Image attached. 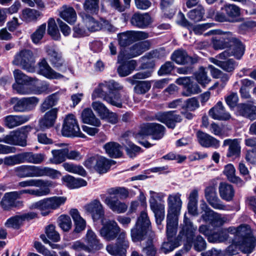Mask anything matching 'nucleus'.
Masks as SVG:
<instances>
[{"mask_svg":"<svg viewBox=\"0 0 256 256\" xmlns=\"http://www.w3.org/2000/svg\"><path fill=\"white\" fill-rule=\"evenodd\" d=\"M209 115L213 119L220 120H227L230 118V114L226 112L221 102H218L209 111Z\"/></svg>","mask_w":256,"mask_h":256,"instance_id":"obj_24","label":"nucleus"},{"mask_svg":"<svg viewBox=\"0 0 256 256\" xmlns=\"http://www.w3.org/2000/svg\"><path fill=\"white\" fill-rule=\"evenodd\" d=\"M39 99L35 96L24 98L20 99L14 98L11 100L16 112H24L32 110L37 105Z\"/></svg>","mask_w":256,"mask_h":256,"instance_id":"obj_11","label":"nucleus"},{"mask_svg":"<svg viewBox=\"0 0 256 256\" xmlns=\"http://www.w3.org/2000/svg\"><path fill=\"white\" fill-rule=\"evenodd\" d=\"M84 210L94 221L104 220V208L100 200L94 199L92 200L84 206Z\"/></svg>","mask_w":256,"mask_h":256,"instance_id":"obj_13","label":"nucleus"},{"mask_svg":"<svg viewBox=\"0 0 256 256\" xmlns=\"http://www.w3.org/2000/svg\"><path fill=\"white\" fill-rule=\"evenodd\" d=\"M13 74L15 83L13 84L12 88L14 90L20 94H29L30 90L26 88V86L30 84H34L37 81L36 78L28 76L19 70H14Z\"/></svg>","mask_w":256,"mask_h":256,"instance_id":"obj_8","label":"nucleus"},{"mask_svg":"<svg viewBox=\"0 0 256 256\" xmlns=\"http://www.w3.org/2000/svg\"><path fill=\"white\" fill-rule=\"evenodd\" d=\"M104 202L110 209L118 214L124 213L128 208V206L116 196H106Z\"/></svg>","mask_w":256,"mask_h":256,"instance_id":"obj_21","label":"nucleus"},{"mask_svg":"<svg viewBox=\"0 0 256 256\" xmlns=\"http://www.w3.org/2000/svg\"><path fill=\"white\" fill-rule=\"evenodd\" d=\"M218 190L220 198L227 202L231 201L234 196V188L226 182L220 183Z\"/></svg>","mask_w":256,"mask_h":256,"instance_id":"obj_34","label":"nucleus"},{"mask_svg":"<svg viewBox=\"0 0 256 256\" xmlns=\"http://www.w3.org/2000/svg\"><path fill=\"white\" fill-rule=\"evenodd\" d=\"M48 187V186H46L43 188L40 189L22 190L16 192L18 193L20 198L21 195L24 194H28L35 196L40 197L47 196L50 194V189Z\"/></svg>","mask_w":256,"mask_h":256,"instance_id":"obj_51","label":"nucleus"},{"mask_svg":"<svg viewBox=\"0 0 256 256\" xmlns=\"http://www.w3.org/2000/svg\"><path fill=\"white\" fill-rule=\"evenodd\" d=\"M30 116L28 115H10L4 118V125L10 128L21 125L30 120Z\"/></svg>","mask_w":256,"mask_h":256,"instance_id":"obj_27","label":"nucleus"},{"mask_svg":"<svg viewBox=\"0 0 256 256\" xmlns=\"http://www.w3.org/2000/svg\"><path fill=\"white\" fill-rule=\"evenodd\" d=\"M84 25L87 28L88 32H95L100 30L102 28V24L96 20L92 16L84 14H82Z\"/></svg>","mask_w":256,"mask_h":256,"instance_id":"obj_41","label":"nucleus"},{"mask_svg":"<svg viewBox=\"0 0 256 256\" xmlns=\"http://www.w3.org/2000/svg\"><path fill=\"white\" fill-rule=\"evenodd\" d=\"M59 92H56L48 96L42 102L40 106V110L44 112L47 110L55 106L59 99L58 96Z\"/></svg>","mask_w":256,"mask_h":256,"instance_id":"obj_58","label":"nucleus"},{"mask_svg":"<svg viewBox=\"0 0 256 256\" xmlns=\"http://www.w3.org/2000/svg\"><path fill=\"white\" fill-rule=\"evenodd\" d=\"M48 33L56 40L60 38V34L58 29L55 20L53 18H50L48 22Z\"/></svg>","mask_w":256,"mask_h":256,"instance_id":"obj_64","label":"nucleus"},{"mask_svg":"<svg viewBox=\"0 0 256 256\" xmlns=\"http://www.w3.org/2000/svg\"><path fill=\"white\" fill-rule=\"evenodd\" d=\"M106 152L112 158H118L122 154V146L118 143L110 142L106 144L104 146Z\"/></svg>","mask_w":256,"mask_h":256,"instance_id":"obj_32","label":"nucleus"},{"mask_svg":"<svg viewBox=\"0 0 256 256\" xmlns=\"http://www.w3.org/2000/svg\"><path fill=\"white\" fill-rule=\"evenodd\" d=\"M156 120L164 124L168 128H174L176 122H180L182 119L180 115L174 114V111L159 113L156 116Z\"/></svg>","mask_w":256,"mask_h":256,"instance_id":"obj_18","label":"nucleus"},{"mask_svg":"<svg viewBox=\"0 0 256 256\" xmlns=\"http://www.w3.org/2000/svg\"><path fill=\"white\" fill-rule=\"evenodd\" d=\"M196 136L199 144L203 147L217 148L220 146V140L202 131L197 132Z\"/></svg>","mask_w":256,"mask_h":256,"instance_id":"obj_22","label":"nucleus"},{"mask_svg":"<svg viewBox=\"0 0 256 256\" xmlns=\"http://www.w3.org/2000/svg\"><path fill=\"white\" fill-rule=\"evenodd\" d=\"M130 22L134 26L145 28L152 23V19L148 13L136 12L132 16Z\"/></svg>","mask_w":256,"mask_h":256,"instance_id":"obj_20","label":"nucleus"},{"mask_svg":"<svg viewBox=\"0 0 256 256\" xmlns=\"http://www.w3.org/2000/svg\"><path fill=\"white\" fill-rule=\"evenodd\" d=\"M107 252L112 256H126V250L118 244H110L106 246Z\"/></svg>","mask_w":256,"mask_h":256,"instance_id":"obj_62","label":"nucleus"},{"mask_svg":"<svg viewBox=\"0 0 256 256\" xmlns=\"http://www.w3.org/2000/svg\"><path fill=\"white\" fill-rule=\"evenodd\" d=\"M38 74L48 79H59L63 77L60 74L53 70L45 59L38 63Z\"/></svg>","mask_w":256,"mask_h":256,"instance_id":"obj_23","label":"nucleus"},{"mask_svg":"<svg viewBox=\"0 0 256 256\" xmlns=\"http://www.w3.org/2000/svg\"><path fill=\"white\" fill-rule=\"evenodd\" d=\"M240 226H243V225ZM244 226L246 228V234H244V235L236 236V240L237 238H242V241L239 245V249L244 253L249 254L253 250L254 248V238L251 236L250 230L248 226Z\"/></svg>","mask_w":256,"mask_h":256,"instance_id":"obj_16","label":"nucleus"},{"mask_svg":"<svg viewBox=\"0 0 256 256\" xmlns=\"http://www.w3.org/2000/svg\"><path fill=\"white\" fill-rule=\"evenodd\" d=\"M85 241L89 249V252L98 251L103 248V244L100 243L96 234L92 230L87 231Z\"/></svg>","mask_w":256,"mask_h":256,"instance_id":"obj_26","label":"nucleus"},{"mask_svg":"<svg viewBox=\"0 0 256 256\" xmlns=\"http://www.w3.org/2000/svg\"><path fill=\"white\" fill-rule=\"evenodd\" d=\"M60 16L68 23H74L76 19L74 10L70 6H63L59 10Z\"/></svg>","mask_w":256,"mask_h":256,"instance_id":"obj_38","label":"nucleus"},{"mask_svg":"<svg viewBox=\"0 0 256 256\" xmlns=\"http://www.w3.org/2000/svg\"><path fill=\"white\" fill-rule=\"evenodd\" d=\"M61 132L66 137L84 138L81 132L76 117L72 114H68L64 119Z\"/></svg>","mask_w":256,"mask_h":256,"instance_id":"obj_6","label":"nucleus"},{"mask_svg":"<svg viewBox=\"0 0 256 256\" xmlns=\"http://www.w3.org/2000/svg\"><path fill=\"white\" fill-rule=\"evenodd\" d=\"M100 0H86L84 3V10L90 14H97L99 10Z\"/></svg>","mask_w":256,"mask_h":256,"instance_id":"obj_63","label":"nucleus"},{"mask_svg":"<svg viewBox=\"0 0 256 256\" xmlns=\"http://www.w3.org/2000/svg\"><path fill=\"white\" fill-rule=\"evenodd\" d=\"M172 60L178 64L193 63L192 58L188 56L186 51L182 50H175L171 56Z\"/></svg>","mask_w":256,"mask_h":256,"instance_id":"obj_39","label":"nucleus"},{"mask_svg":"<svg viewBox=\"0 0 256 256\" xmlns=\"http://www.w3.org/2000/svg\"><path fill=\"white\" fill-rule=\"evenodd\" d=\"M118 42L120 46L126 47L134 42L133 31H126L118 35Z\"/></svg>","mask_w":256,"mask_h":256,"instance_id":"obj_50","label":"nucleus"},{"mask_svg":"<svg viewBox=\"0 0 256 256\" xmlns=\"http://www.w3.org/2000/svg\"><path fill=\"white\" fill-rule=\"evenodd\" d=\"M31 129L30 126H24L15 131L14 145L25 146L26 145L27 134Z\"/></svg>","mask_w":256,"mask_h":256,"instance_id":"obj_36","label":"nucleus"},{"mask_svg":"<svg viewBox=\"0 0 256 256\" xmlns=\"http://www.w3.org/2000/svg\"><path fill=\"white\" fill-rule=\"evenodd\" d=\"M145 228L135 224L130 230V236L132 242H136L142 240L144 238Z\"/></svg>","mask_w":256,"mask_h":256,"instance_id":"obj_57","label":"nucleus"},{"mask_svg":"<svg viewBox=\"0 0 256 256\" xmlns=\"http://www.w3.org/2000/svg\"><path fill=\"white\" fill-rule=\"evenodd\" d=\"M201 219L206 222H209L214 228L222 226L227 221V218L222 214L213 211H209L201 216Z\"/></svg>","mask_w":256,"mask_h":256,"instance_id":"obj_17","label":"nucleus"},{"mask_svg":"<svg viewBox=\"0 0 256 256\" xmlns=\"http://www.w3.org/2000/svg\"><path fill=\"white\" fill-rule=\"evenodd\" d=\"M165 128L158 124L148 123L142 127L139 134L144 136L148 135L152 136L154 140H160L164 135Z\"/></svg>","mask_w":256,"mask_h":256,"instance_id":"obj_12","label":"nucleus"},{"mask_svg":"<svg viewBox=\"0 0 256 256\" xmlns=\"http://www.w3.org/2000/svg\"><path fill=\"white\" fill-rule=\"evenodd\" d=\"M108 96H106L104 98V100L108 104L117 108H121L122 107V104L124 101H128V97L126 95L122 96L120 93L108 94Z\"/></svg>","mask_w":256,"mask_h":256,"instance_id":"obj_30","label":"nucleus"},{"mask_svg":"<svg viewBox=\"0 0 256 256\" xmlns=\"http://www.w3.org/2000/svg\"><path fill=\"white\" fill-rule=\"evenodd\" d=\"M149 48V44L147 42H142L135 44L132 46L126 58H130L138 56L142 54Z\"/></svg>","mask_w":256,"mask_h":256,"instance_id":"obj_37","label":"nucleus"},{"mask_svg":"<svg viewBox=\"0 0 256 256\" xmlns=\"http://www.w3.org/2000/svg\"><path fill=\"white\" fill-rule=\"evenodd\" d=\"M65 184L70 188L74 189L86 186L87 182L80 178H76L72 176L68 175L62 178Z\"/></svg>","mask_w":256,"mask_h":256,"instance_id":"obj_42","label":"nucleus"},{"mask_svg":"<svg viewBox=\"0 0 256 256\" xmlns=\"http://www.w3.org/2000/svg\"><path fill=\"white\" fill-rule=\"evenodd\" d=\"M62 166L64 169L69 172L78 174L82 176H86V171L82 166H78L69 162H64Z\"/></svg>","mask_w":256,"mask_h":256,"instance_id":"obj_59","label":"nucleus"},{"mask_svg":"<svg viewBox=\"0 0 256 256\" xmlns=\"http://www.w3.org/2000/svg\"><path fill=\"white\" fill-rule=\"evenodd\" d=\"M70 214L74 222L75 232H80L84 230L86 226V222L80 216L78 210L76 209H72L70 211Z\"/></svg>","mask_w":256,"mask_h":256,"instance_id":"obj_44","label":"nucleus"},{"mask_svg":"<svg viewBox=\"0 0 256 256\" xmlns=\"http://www.w3.org/2000/svg\"><path fill=\"white\" fill-rule=\"evenodd\" d=\"M176 232L174 234L168 236V229L166 228L168 241L164 242L162 244L160 248L162 252L166 254L172 251L174 248L180 245L178 241L174 238V236H176Z\"/></svg>","mask_w":256,"mask_h":256,"instance_id":"obj_43","label":"nucleus"},{"mask_svg":"<svg viewBox=\"0 0 256 256\" xmlns=\"http://www.w3.org/2000/svg\"><path fill=\"white\" fill-rule=\"evenodd\" d=\"M242 114L250 120H254L256 118V108L252 104H240L238 106Z\"/></svg>","mask_w":256,"mask_h":256,"instance_id":"obj_55","label":"nucleus"},{"mask_svg":"<svg viewBox=\"0 0 256 256\" xmlns=\"http://www.w3.org/2000/svg\"><path fill=\"white\" fill-rule=\"evenodd\" d=\"M180 228L178 238L186 242L184 246L187 250L190 248L192 244L194 249L197 251H202L206 248V242L202 236L198 235L194 239L197 227L194 226L192 222L186 215Z\"/></svg>","mask_w":256,"mask_h":256,"instance_id":"obj_1","label":"nucleus"},{"mask_svg":"<svg viewBox=\"0 0 256 256\" xmlns=\"http://www.w3.org/2000/svg\"><path fill=\"white\" fill-rule=\"evenodd\" d=\"M111 166V162L106 158L99 156L95 170L99 174L106 172Z\"/></svg>","mask_w":256,"mask_h":256,"instance_id":"obj_53","label":"nucleus"},{"mask_svg":"<svg viewBox=\"0 0 256 256\" xmlns=\"http://www.w3.org/2000/svg\"><path fill=\"white\" fill-rule=\"evenodd\" d=\"M50 185V183L48 181H46L41 179H30L20 182L18 184V186L22 188L28 186L42 188L49 186Z\"/></svg>","mask_w":256,"mask_h":256,"instance_id":"obj_48","label":"nucleus"},{"mask_svg":"<svg viewBox=\"0 0 256 256\" xmlns=\"http://www.w3.org/2000/svg\"><path fill=\"white\" fill-rule=\"evenodd\" d=\"M226 57H222V59L218 58V56L216 58H210V61L212 63L221 68L227 72H231L234 70L236 64L232 59H229L227 60H224Z\"/></svg>","mask_w":256,"mask_h":256,"instance_id":"obj_33","label":"nucleus"},{"mask_svg":"<svg viewBox=\"0 0 256 256\" xmlns=\"http://www.w3.org/2000/svg\"><path fill=\"white\" fill-rule=\"evenodd\" d=\"M46 52L54 66L59 68L62 66L64 60L60 52L54 48L48 47L46 48Z\"/></svg>","mask_w":256,"mask_h":256,"instance_id":"obj_40","label":"nucleus"},{"mask_svg":"<svg viewBox=\"0 0 256 256\" xmlns=\"http://www.w3.org/2000/svg\"><path fill=\"white\" fill-rule=\"evenodd\" d=\"M20 198L16 191L6 193L0 202V206L4 210H8L16 206V201Z\"/></svg>","mask_w":256,"mask_h":256,"instance_id":"obj_29","label":"nucleus"},{"mask_svg":"<svg viewBox=\"0 0 256 256\" xmlns=\"http://www.w3.org/2000/svg\"><path fill=\"white\" fill-rule=\"evenodd\" d=\"M41 16L42 13L38 10L26 8L22 10L20 18L23 22L30 23L36 22Z\"/></svg>","mask_w":256,"mask_h":256,"instance_id":"obj_28","label":"nucleus"},{"mask_svg":"<svg viewBox=\"0 0 256 256\" xmlns=\"http://www.w3.org/2000/svg\"><path fill=\"white\" fill-rule=\"evenodd\" d=\"M222 10L225 12L228 19L232 20L230 22H233L238 21L236 18L239 16L240 14V8L238 6L234 4H228L224 6Z\"/></svg>","mask_w":256,"mask_h":256,"instance_id":"obj_46","label":"nucleus"},{"mask_svg":"<svg viewBox=\"0 0 256 256\" xmlns=\"http://www.w3.org/2000/svg\"><path fill=\"white\" fill-rule=\"evenodd\" d=\"M181 194L177 192L169 194L168 197V214L166 224L168 236L174 234L178 226V216L182 206Z\"/></svg>","mask_w":256,"mask_h":256,"instance_id":"obj_2","label":"nucleus"},{"mask_svg":"<svg viewBox=\"0 0 256 256\" xmlns=\"http://www.w3.org/2000/svg\"><path fill=\"white\" fill-rule=\"evenodd\" d=\"M81 119L83 122L98 127L101 123L99 119L96 118L90 108L84 109L81 114Z\"/></svg>","mask_w":256,"mask_h":256,"instance_id":"obj_35","label":"nucleus"},{"mask_svg":"<svg viewBox=\"0 0 256 256\" xmlns=\"http://www.w3.org/2000/svg\"><path fill=\"white\" fill-rule=\"evenodd\" d=\"M23 163L28 162L34 164H40L45 159V155L42 154H34L27 152L22 153Z\"/></svg>","mask_w":256,"mask_h":256,"instance_id":"obj_45","label":"nucleus"},{"mask_svg":"<svg viewBox=\"0 0 256 256\" xmlns=\"http://www.w3.org/2000/svg\"><path fill=\"white\" fill-rule=\"evenodd\" d=\"M66 200V198L65 196H54L32 204L30 208L39 210L42 216H46L52 210L58 209L61 206L64 204Z\"/></svg>","mask_w":256,"mask_h":256,"instance_id":"obj_4","label":"nucleus"},{"mask_svg":"<svg viewBox=\"0 0 256 256\" xmlns=\"http://www.w3.org/2000/svg\"><path fill=\"white\" fill-rule=\"evenodd\" d=\"M154 237V233L150 232V238L148 239L145 246L142 248V251L146 256H156V249L152 244V239Z\"/></svg>","mask_w":256,"mask_h":256,"instance_id":"obj_56","label":"nucleus"},{"mask_svg":"<svg viewBox=\"0 0 256 256\" xmlns=\"http://www.w3.org/2000/svg\"><path fill=\"white\" fill-rule=\"evenodd\" d=\"M150 208L154 213L156 222L158 226L162 224L165 218V206L164 204L150 206Z\"/></svg>","mask_w":256,"mask_h":256,"instance_id":"obj_54","label":"nucleus"},{"mask_svg":"<svg viewBox=\"0 0 256 256\" xmlns=\"http://www.w3.org/2000/svg\"><path fill=\"white\" fill-rule=\"evenodd\" d=\"M224 146H228L229 148L228 150L226 156L230 157H238L240 154V146L238 140L227 139L224 140Z\"/></svg>","mask_w":256,"mask_h":256,"instance_id":"obj_31","label":"nucleus"},{"mask_svg":"<svg viewBox=\"0 0 256 256\" xmlns=\"http://www.w3.org/2000/svg\"><path fill=\"white\" fill-rule=\"evenodd\" d=\"M58 148L52 150V157L49 159L50 164H58L66 160V144L58 143L55 144Z\"/></svg>","mask_w":256,"mask_h":256,"instance_id":"obj_19","label":"nucleus"},{"mask_svg":"<svg viewBox=\"0 0 256 256\" xmlns=\"http://www.w3.org/2000/svg\"><path fill=\"white\" fill-rule=\"evenodd\" d=\"M222 36H228L226 39L224 40L226 42V48H228V52L224 51L218 55V58L222 59V57H228L231 55L234 56L236 58L240 59L243 56L244 47L242 42L230 32H222Z\"/></svg>","mask_w":256,"mask_h":256,"instance_id":"obj_5","label":"nucleus"},{"mask_svg":"<svg viewBox=\"0 0 256 256\" xmlns=\"http://www.w3.org/2000/svg\"><path fill=\"white\" fill-rule=\"evenodd\" d=\"M46 24L44 23L38 26L36 30L31 34L30 38L35 44H38L43 38L46 30Z\"/></svg>","mask_w":256,"mask_h":256,"instance_id":"obj_60","label":"nucleus"},{"mask_svg":"<svg viewBox=\"0 0 256 256\" xmlns=\"http://www.w3.org/2000/svg\"><path fill=\"white\" fill-rule=\"evenodd\" d=\"M14 172L19 178L50 176L56 178L61 176L59 171L48 167H40L32 165H22L14 168Z\"/></svg>","mask_w":256,"mask_h":256,"instance_id":"obj_3","label":"nucleus"},{"mask_svg":"<svg viewBox=\"0 0 256 256\" xmlns=\"http://www.w3.org/2000/svg\"><path fill=\"white\" fill-rule=\"evenodd\" d=\"M246 228L244 226H240L237 228L230 227L227 229H221L208 236V240L211 243L224 242L229 238L228 233L234 234L235 236L244 235V234H246Z\"/></svg>","mask_w":256,"mask_h":256,"instance_id":"obj_7","label":"nucleus"},{"mask_svg":"<svg viewBox=\"0 0 256 256\" xmlns=\"http://www.w3.org/2000/svg\"><path fill=\"white\" fill-rule=\"evenodd\" d=\"M136 66V62L134 60H131L124 62L118 68L119 74L122 76H126L130 74L134 70Z\"/></svg>","mask_w":256,"mask_h":256,"instance_id":"obj_52","label":"nucleus"},{"mask_svg":"<svg viewBox=\"0 0 256 256\" xmlns=\"http://www.w3.org/2000/svg\"><path fill=\"white\" fill-rule=\"evenodd\" d=\"M235 172L236 170L232 164H230L225 166L224 174L226 176L228 180L240 186L243 185V181L235 176Z\"/></svg>","mask_w":256,"mask_h":256,"instance_id":"obj_47","label":"nucleus"},{"mask_svg":"<svg viewBox=\"0 0 256 256\" xmlns=\"http://www.w3.org/2000/svg\"><path fill=\"white\" fill-rule=\"evenodd\" d=\"M207 35H214L212 39V44L215 50H222L226 48V42H224L225 39L228 38V36H222V31L220 30H210L204 34Z\"/></svg>","mask_w":256,"mask_h":256,"instance_id":"obj_25","label":"nucleus"},{"mask_svg":"<svg viewBox=\"0 0 256 256\" xmlns=\"http://www.w3.org/2000/svg\"><path fill=\"white\" fill-rule=\"evenodd\" d=\"M58 111V108H53L44 114L38 122L40 130H44L54 126L57 118Z\"/></svg>","mask_w":256,"mask_h":256,"instance_id":"obj_15","label":"nucleus"},{"mask_svg":"<svg viewBox=\"0 0 256 256\" xmlns=\"http://www.w3.org/2000/svg\"><path fill=\"white\" fill-rule=\"evenodd\" d=\"M204 194L206 200L214 208L220 210H226V206L218 197L214 187L210 186L206 188Z\"/></svg>","mask_w":256,"mask_h":256,"instance_id":"obj_14","label":"nucleus"},{"mask_svg":"<svg viewBox=\"0 0 256 256\" xmlns=\"http://www.w3.org/2000/svg\"><path fill=\"white\" fill-rule=\"evenodd\" d=\"M13 62L19 65L30 72H35V60L32 52L30 50H22L18 53L14 57Z\"/></svg>","mask_w":256,"mask_h":256,"instance_id":"obj_9","label":"nucleus"},{"mask_svg":"<svg viewBox=\"0 0 256 256\" xmlns=\"http://www.w3.org/2000/svg\"><path fill=\"white\" fill-rule=\"evenodd\" d=\"M204 14V10L202 6H198L195 9L190 10L188 14V18L194 22L202 20Z\"/></svg>","mask_w":256,"mask_h":256,"instance_id":"obj_61","label":"nucleus"},{"mask_svg":"<svg viewBox=\"0 0 256 256\" xmlns=\"http://www.w3.org/2000/svg\"><path fill=\"white\" fill-rule=\"evenodd\" d=\"M101 223L102 226L100 230V236L107 241L114 240L118 232L120 231V228L117 222L114 220L105 221V220H102Z\"/></svg>","mask_w":256,"mask_h":256,"instance_id":"obj_10","label":"nucleus"},{"mask_svg":"<svg viewBox=\"0 0 256 256\" xmlns=\"http://www.w3.org/2000/svg\"><path fill=\"white\" fill-rule=\"evenodd\" d=\"M174 2V0H160V8L164 14L169 18H171L176 12Z\"/></svg>","mask_w":256,"mask_h":256,"instance_id":"obj_49","label":"nucleus"}]
</instances>
